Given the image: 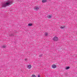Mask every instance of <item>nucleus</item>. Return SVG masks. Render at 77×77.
Instances as JSON below:
<instances>
[{
	"instance_id": "nucleus-1",
	"label": "nucleus",
	"mask_w": 77,
	"mask_h": 77,
	"mask_svg": "<svg viewBox=\"0 0 77 77\" xmlns=\"http://www.w3.org/2000/svg\"><path fill=\"white\" fill-rule=\"evenodd\" d=\"M12 2H13L12 0H9L7 2H4L2 4V6L4 8H5L7 6L9 5L12 4Z\"/></svg>"
},
{
	"instance_id": "nucleus-2",
	"label": "nucleus",
	"mask_w": 77,
	"mask_h": 77,
	"mask_svg": "<svg viewBox=\"0 0 77 77\" xmlns=\"http://www.w3.org/2000/svg\"><path fill=\"white\" fill-rule=\"evenodd\" d=\"M58 38L57 37H54L53 38V41H58Z\"/></svg>"
},
{
	"instance_id": "nucleus-3",
	"label": "nucleus",
	"mask_w": 77,
	"mask_h": 77,
	"mask_svg": "<svg viewBox=\"0 0 77 77\" xmlns=\"http://www.w3.org/2000/svg\"><path fill=\"white\" fill-rule=\"evenodd\" d=\"M39 9V8L37 6H36L34 8V10H35V11H37Z\"/></svg>"
},
{
	"instance_id": "nucleus-4",
	"label": "nucleus",
	"mask_w": 77,
	"mask_h": 77,
	"mask_svg": "<svg viewBox=\"0 0 77 77\" xmlns=\"http://www.w3.org/2000/svg\"><path fill=\"white\" fill-rule=\"evenodd\" d=\"M27 67L28 69H30L31 67V65H29L27 66Z\"/></svg>"
},
{
	"instance_id": "nucleus-5",
	"label": "nucleus",
	"mask_w": 77,
	"mask_h": 77,
	"mask_svg": "<svg viewBox=\"0 0 77 77\" xmlns=\"http://www.w3.org/2000/svg\"><path fill=\"white\" fill-rule=\"evenodd\" d=\"M52 67L53 68H55L56 67V65H53L52 66Z\"/></svg>"
},
{
	"instance_id": "nucleus-6",
	"label": "nucleus",
	"mask_w": 77,
	"mask_h": 77,
	"mask_svg": "<svg viewBox=\"0 0 77 77\" xmlns=\"http://www.w3.org/2000/svg\"><path fill=\"white\" fill-rule=\"evenodd\" d=\"M42 3H45L47 2V0H42Z\"/></svg>"
},
{
	"instance_id": "nucleus-7",
	"label": "nucleus",
	"mask_w": 77,
	"mask_h": 77,
	"mask_svg": "<svg viewBox=\"0 0 77 77\" xmlns=\"http://www.w3.org/2000/svg\"><path fill=\"white\" fill-rule=\"evenodd\" d=\"M48 18H51L52 17V16L49 15L48 16Z\"/></svg>"
},
{
	"instance_id": "nucleus-8",
	"label": "nucleus",
	"mask_w": 77,
	"mask_h": 77,
	"mask_svg": "<svg viewBox=\"0 0 77 77\" xmlns=\"http://www.w3.org/2000/svg\"><path fill=\"white\" fill-rule=\"evenodd\" d=\"M69 68V67L68 66V67H66V68L65 69H68Z\"/></svg>"
},
{
	"instance_id": "nucleus-9",
	"label": "nucleus",
	"mask_w": 77,
	"mask_h": 77,
	"mask_svg": "<svg viewBox=\"0 0 77 77\" xmlns=\"http://www.w3.org/2000/svg\"><path fill=\"white\" fill-rule=\"evenodd\" d=\"M28 25L29 26H32V24L31 23L29 24Z\"/></svg>"
},
{
	"instance_id": "nucleus-10",
	"label": "nucleus",
	"mask_w": 77,
	"mask_h": 77,
	"mask_svg": "<svg viewBox=\"0 0 77 77\" xmlns=\"http://www.w3.org/2000/svg\"><path fill=\"white\" fill-rule=\"evenodd\" d=\"M32 77H36V76L34 75H32Z\"/></svg>"
},
{
	"instance_id": "nucleus-11",
	"label": "nucleus",
	"mask_w": 77,
	"mask_h": 77,
	"mask_svg": "<svg viewBox=\"0 0 77 77\" xmlns=\"http://www.w3.org/2000/svg\"><path fill=\"white\" fill-rule=\"evenodd\" d=\"M60 28L62 29H64V28H65V27H61Z\"/></svg>"
},
{
	"instance_id": "nucleus-12",
	"label": "nucleus",
	"mask_w": 77,
	"mask_h": 77,
	"mask_svg": "<svg viewBox=\"0 0 77 77\" xmlns=\"http://www.w3.org/2000/svg\"><path fill=\"white\" fill-rule=\"evenodd\" d=\"M5 47H6L5 45H4L2 46V48H5Z\"/></svg>"
},
{
	"instance_id": "nucleus-13",
	"label": "nucleus",
	"mask_w": 77,
	"mask_h": 77,
	"mask_svg": "<svg viewBox=\"0 0 77 77\" xmlns=\"http://www.w3.org/2000/svg\"><path fill=\"white\" fill-rule=\"evenodd\" d=\"M45 36H47V35H48V33H45Z\"/></svg>"
},
{
	"instance_id": "nucleus-14",
	"label": "nucleus",
	"mask_w": 77,
	"mask_h": 77,
	"mask_svg": "<svg viewBox=\"0 0 77 77\" xmlns=\"http://www.w3.org/2000/svg\"><path fill=\"white\" fill-rule=\"evenodd\" d=\"M41 56H42V54H41V55H39L40 57H41Z\"/></svg>"
},
{
	"instance_id": "nucleus-15",
	"label": "nucleus",
	"mask_w": 77,
	"mask_h": 77,
	"mask_svg": "<svg viewBox=\"0 0 77 77\" xmlns=\"http://www.w3.org/2000/svg\"><path fill=\"white\" fill-rule=\"evenodd\" d=\"M38 77H40V75H38Z\"/></svg>"
},
{
	"instance_id": "nucleus-16",
	"label": "nucleus",
	"mask_w": 77,
	"mask_h": 77,
	"mask_svg": "<svg viewBox=\"0 0 77 77\" xmlns=\"http://www.w3.org/2000/svg\"><path fill=\"white\" fill-rule=\"evenodd\" d=\"M14 36V35H11V36Z\"/></svg>"
}]
</instances>
